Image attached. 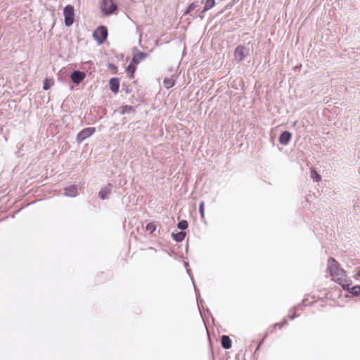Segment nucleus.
Wrapping results in <instances>:
<instances>
[{
  "mask_svg": "<svg viewBox=\"0 0 360 360\" xmlns=\"http://www.w3.org/2000/svg\"><path fill=\"white\" fill-rule=\"evenodd\" d=\"M64 23L66 27H70L75 20V10L72 5H67L63 8Z\"/></svg>",
  "mask_w": 360,
  "mask_h": 360,
  "instance_id": "f257e3e1",
  "label": "nucleus"
},
{
  "mask_svg": "<svg viewBox=\"0 0 360 360\" xmlns=\"http://www.w3.org/2000/svg\"><path fill=\"white\" fill-rule=\"evenodd\" d=\"M117 8V6L112 0H102L101 9L105 15L112 14Z\"/></svg>",
  "mask_w": 360,
  "mask_h": 360,
  "instance_id": "f03ea898",
  "label": "nucleus"
},
{
  "mask_svg": "<svg viewBox=\"0 0 360 360\" xmlns=\"http://www.w3.org/2000/svg\"><path fill=\"white\" fill-rule=\"evenodd\" d=\"M108 34L107 27L101 25L94 32L93 37L98 44H102L106 40Z\"/></svg>",
  "mask_w": 360,
  "mask_h": 360,
  "instance_id": "7ed1b4c3",
  "label": "nucleus"
},
{
  "mask_svg": "<svg viewBox=\"0 0 360 360\" xmlns=\"http://www.w3.org/2000/svg\"><path fill=\"white\" fill-rule=\"evenodd\" d=\"M327 271L331 277V280L338 283V263L333 257H330L328 260Z\"/></svg>",
  "mask_w": 360,
  "mask_h": 360,
  "instance_id": "20e7f679",
  "label": "nucleus"
},
{
  "mask_svg": "<svg viewBox=\"0 0 360 360\" xmlns=\"http://www.w3.org/2000/svg\"><path fill=\"white\" fill-rule=\"evenodd\" d=\"M234 58L238 63L243 60L249 54V49L243 45H238L234 50Z\"/></svg>",
  "mask_w": 360,
  "mask_h": 360,
  "instance_id": "39448f33",
  "label": "nucleus"
},
{
  "mask_svg": "<svg viewBox=\"0 0 360 360\" xmlns=\"http://www.w3.org/2000/svg\"><path fill=\"white\" fill-rule=\"evenodd\" d=\"M96 131L95 127H86L80 131L76 137L77 141L80 143L86 139L92 136Z\"/></svg>",
  "mask_w": 360,
  "mask_h": 360,
  "instance_id": "423d86ee",
  "label": "nucleus"
},
{
  "mask_svg": "<svg viewBox=\"0 0 360 360\" xmlns=\"http://www.w3.org/2000/svg\"><path fill=\"white\" fill-rule=\"evenodd\" d=\"M85 77V73L79 70H74L70 75L71 80L76 84L81 83Z\"/></svg>",
  "mask_w": 360,
  "mask_h": 360,
  "instance_id": "0eeeda50",
  "label": "nucleus"
},
{
  "mask_svg": "<svg viewBox=\"0 0 360 360\" xmlns=\"http://www.w3.org/2000/svg\"><path fill=\"white\" fill-rule=\"evenodd\" d=\"M64 190V195L67 197L74 198L78 194V186L75 184L66 186Z\"/></svg>",
  "mask_w": 360,
  "mask_h": 360,
  "instance_id": "6e6552de",
  "label": "nucleus"
},
{
  "mask_svg": "<svg viewBox=\"0 0 360 360\" xmlns=\"http://www.w3.org/2000/svg\"><path fill=\"white\" fill-rule=\"evenodd\" d=\"M112 188H113L112 185L111 184H108L106 186H105L104 188L101 189V191H99V193H98L99 197L102 200L108 199V195L112 192Z\"/></svg>",
  "mask_w": 360,
  "mask_h": 360,
  "instance_id": "1a4fd4ad",
  "label": "nucleus"
},
{
  "mask_svg": "<svg viewBox=\"0 0 360 360\" xmlns=\"http://www.w3.org/2000/svg\"><path fill=\"white\" fill-rule=\"evenodd\" d=\"M148 57V53L141 51H137L133 54L131 63L138 65L141 61L145 60Z\"/></svg>",
  "mask_w": 360,
  "mask_h": 360,
  "instance_id": "9d476101",
  "label": "nucleus"
},
{
  "mask_svg": "<svg viewBox=\"0 0 360 360\" xmlns=\"http://www.w3.org/2000/svg\"><path fill=\"white\" fill-rule=\"evenodd\" d=\"M343 276H345V271L339 269V284H340L344 289L348 290L352 284V281L350 279H343Z\"/></svg>",
  "mask_w": 360,
  "mask_h": 360,
  "instance_id": "9b49d317",
  "label": "nucleus"
},
{
  "mask_svg": "<svg viewBox=\"0 0 360 360\" xmlns=\"http://www.w3.org/2000/svg\"><path fill=\"white\" fill-rule=\"evenodd\" d=\"M336 297L337 294L335 291L328 292L326 295V304L331 307H335L337 304Z\"/></svg>",
  "mask_w": 360,
  "mask_h": 360,
  "instance_id": "f8f14e48",
  "label": "nucleus"
},
{
  "mask_svg": "<svg viewBox=\"0 0 360 360\" xmlns=\"http://www.w3.org/2000/svg\"><path fill=\"white\" fill-rule=\"evenodd\" d=\"M110 89L112 92L117 94L120 88V79L117 77H112L109 81Z\"/></svg>",
  "mask_w": 360,
  "mask_h": 360,
  "instance_id": "ddd939ff",
  "label": "nucleus"
},
{
  "mask_svg": "<svg viewBox=\"0 0 360 360\" xmlns=\"http://www.w3.org/2000/svg\"><path fill=\"white\" fill-rule=\"evenodd\" d=\"M292 134L290 132L288 131H284L280 134L278 140L281 144L287 145L289 143Z\"/></svg>",
  "mask_w": 360,
  "mask_h": 360,
  "instance_id": "4468645a",
  "label": "nucleus"
},
{
  "mask_svg": "<svg viewBox=\"0 0 360 360\" xmlns=\"http://www.w3.org/2000/svg\"><path fill=\"white\" fill-rule=\"evenodd\" d=\"M221 347L224 349H229L232 346V341L228 335H222L221 338Z\"/></svg>",
  "mask_w": 360,
  "mask_h": 360,
  "instance_id": "2eb2a0df",
  "label": "nucleus"
},
{
  "mask_svg": "<svg viewBox=\"0 0 360 360\" xmlns=\"http://www.w3.org/2000/svg\"><path fill=\"white\" fill-rule=\"evenodd\" d=\"M186 232L184 231H179L178 233H172V238L176 241V242H181L184 240L185 237H186Z\"/></svg>",
  "mask_w": 360,
  "mask_h": 360,
  "instance_id": "dca6fc26",
  "label": "nucleus"
},
{
  "mask_svg": "<svg viewBox=\"0 0 360 360\" xmlns=\"http://www.w3.org/2000/svg\"><path fill=\"white\" fill-rule=\"evenodd\" d=\"M130 112H135L134 107H133L131 105H125L120 108V114L123 115V114H127V113H130Z\"/></svg>",
  "mask_w": 360,
  "mask_h": 360,
  "instance_id": "f3484780",
  "label": "nucleus"
},
{
  "mask_svg": "<svg viewBox=\"0 0 360 360\" xmlns=\"http://www.w3.org/2000/svg\"><path fill=\"white\" fill-rule=\"evenodd\" d=\"M215 5V0H205L204 8L202 11V13H205L211 8H212Z\"/></svg>",
  "mask_w": 360,
  "mask_h": 360,
  "instance_id": "a211bd4d",
  "label": "nucleus"
},
{
  "mask_svg": "<svg viewBox=\"0 0 360 360\" xmlns=\"http://www.w3.org/2000/svg\"><path fill=\"white\" fill-rule=\"evenodd\" d=\"M126 70L129 75V78H131V79L134 78V72L136 71L135 64L134 63L132 64V63H131L127 67Z\"/></svg>",
  "mask_w": 360,
  "mask_h": 360,
  "instance_id": "6ab92c4d",
  "label": "nucleus"
},
{
  "mask_svg": "<svg viewBox=\"0 0 360 360\" xmlns=\"http://www.w3.org/2000/svg\"><path fill=\"white\" fill-rule=\"evenodd\" d=\"M287 319L286 318H284V319L280 322V323H276L275 324H274L271 327H270L269 328V330H270V332H272L274 329L276 328H282L284 326H285L287 324Z\"/></svg>",
  "mask_w": 360,
  "mask_h": 360,
  "instance_id": "aec40b11",
  "label": "nucleus"
},
{
  "mask_svg": "<svg viewBox=\"0 0 360 360\" xmlns=\"http://www.w3.org/2000/svg\"><path fill=\"white\" fill-rule=\"evenodd\" d=\"M163 84L166 89H170L174 86L175 82L173 79L165 78L163 81Z\"/></svg>",
  "mask_w": 360,
  "mask_h": 360,
  "instance_id": "412c9836",
  "label": "nucleus"
},
{
  "mask_svg": "<svg viewBox=\"0 0 360 360\" xmlns=\"http://www.w3.org/2000/svg\"><path fill=\"white\" fill-rule=\"evenodd\" d=\"M53 85V81L46 78L43 82V89L47 91L50 89L51 86Z\"/></svg>",
  "mask_w": 360,
  "mask_h": 360,
  "instance_id": "4be33fe9",
  "label": "nucleus"
},
{
  "mask_svg": "<svg viewBox=\"0 0 360 360\" xmlns=\"http://www.w3.org/2000/svg\"><path fill=\"white\" fill-rule=\"evenodd\" d=\"M188 221L184 219L179 221V223L177 224V228L181 230V231L186 230L188 228Z\"/></svg>",
  "mask_w": 360,
  "mask_h": 360,
  "instance_id": "5701e85b",
  "label": "nucleus"
},
{
  "mask_svg": "<svg viewBox=\"0 0 360 360\" xmlns=\"http://www.w3.org/2000/svg\"><path fill=\"white\" fill-rule=\"evenodd\" d=\"M311 178L314 180V181L319 182L321 177L319 174L316 172V171L314 169H311Z\"/></svg>",
  "mask_w": 360,
  "mask_h": 360,
  "instance_id": "b1692460",
  "label": "nucleus"
},
{
  "mask_svg": "<svg viewBox=\"0 0 360 360\" xmlns=\"http://www.w3.org/2000/svg\"><path fill=\"white\" fill-rule=\"evenodd\" d=\"M349 292L354 296L360 295V285H355L351 288H348Z\"/></svg>",
  "mask_w": 360,
  "mask_h": 360,
  "instance_id": "393cba45",
  "label": "nucleus"
},
{
  "mask_svg": "<svg viewBox=\"0 0 360 360\" xmlns=\"http://www.w3.org/2000/svg\"><path fill=\"white\" fill-rule=\"evenodd\" d=\"M198 6V2H192L189 4L187 9L184 12V15L188 14L191 11L194 10L196 7Z\"/></svg>",
  "mask_w": 360,
  "mask_h": 360,
  "instance_id": "a878e982",
  "label": "nucleus"
},
{
  "mask_svg": "<svg viewBox=\"0 0 360 360\" xmlns=\"http://www.w3.org/2000/svg\"><path fill=\"white\" fill-rule=\"evenodd\" d=\"M146 229L149 231L150 233H153L156 230V225L154 222H150L147 224Z\"/></svg>",
  "mask_w": 360,
  "mask_h": 360,
  "instance_id": "bb28decb",
  "label": "nucleus"
},
{
  "mask_svg": "<svg viewBox=\"0 0 360 360\" xmlns=\"http://www.w3.org/2000/svg\"><path fill=\"white\" fill-rule=\"evenodd\" d=\"M205 202H201L199 206V212L200 214L201 219H203L205 217Z\"/></svg>",
  "mask_w": 360,
  "mask_h": 360,
  "instance_id": "cd10ccee",
  "label": "nucleus"
},
{
  "mask_svg": "<svg viewBox=\"0 0 360 360\" xmlns=\"http://www.w3.org/2000/svg\"><path fill=\"white\" fill-rule=\"evenodd\" d=\"M108 68L113 71V72L115 74L117 72V67L113 64V63H109L108 64Z\"/></svg>",
  "mask_w": 360,
  "mask_h": 360,
  "instance_id": "c85d7f7f",
  "label": "nucleus"
},
{
  "mask_svg": "<svg viewBox=\"0 0 360 360\" xmlns=\"http://www.w3.org/2000/svg\"><path fill=\"white\" fill-rule=\"evenodd\" d=\"M193 283H194L193 282ZM194 285V288H195V294H196V298H197V300H198V296H199V290L196 288L195 284H193Z\"/></svg>",
  "mask_w": 360,
  "mask_h": 360,
  "instance_id": "c756f323",
  "label": "nucleus"
},
{
  "mask_svg": "<svg viewBox=\"0 0 360 360\" xmlns=\"http://www.w3.org/2000/svg\"><path fill=\"white\" fill-rule=\"evenodd\" d=\"M184 265L186 268V271H187V273L188 274V275L191 276L190 275V269L188 268V262H184Z\"/></svg>",
  "mask_w": 360,
  "mask_h": 360,
  "instance_id": "7c9ffc66",
  "label": "nucleus"
},
{
  "mask_svg": "<svg viewBox=\"0 0 360 360\" xmlns=\"http://www.w3.org/2000/svg\"><path fill=\"white\" fill-rule=\"evenodd\" d=\"M263 343H264V339L259 343L258 346L256 348L255 352H257L259 349L260 347L262 345Z\"/></svg>",
  "mask_w": 360,
  "mask_h": 360,
  "instance_id": "2f4dec72",
  "label": "nucleus"
},
{
  "mask_svg": "<svg viewBox=\"0 0 360 360\" xmlns=\"http://www.w3.org/2000/svg\"><path fill=\"white\" fill-rule=\"evenodd\" d=\"M297 317V316L296 315L295 312H294L293 314L290 316V319L292 320H293V319H295Z\"/></svg>",
  "mask_w": 360,
  "mask_h": 360,
  "instance_id": "473e14b6",
  "label": "nucleus"
},
{
  "mask_svg": "<svg viewBox=\"0 0 360 360\" xmlns=\"http://www.w3.org/2000/svg\"><path fill=\"white\" fill-rule=\"evenodd\" d=\"M202 11L200 12V13L198 15V16L200 18H202L203 16H202Z\"/></svg>",
  "mask_w": 360,
  "mask_h": 360,
  "instance_id": "72a5a7b5",
  "label": "nucleus"
},
{
  "mask_svg": "<svg viewBox=\"0 0 360 360\" xmlns=\"http://www.w3.org/2000/svg\"><path fill=\"white\" fill-rule=\"evenodd\" d=\"M125 91H126V93H129V89L127 88H126Z\"/></svg>",
  "mask_w": 360,
  "mask_h": 360,
  "instance_id": "f704fd0d",
  "label": "nucleus"
},
{
  "mask_svg": "<svg viewBox=\"0 0 360 360\" xmlns=\"http://www.w3.org/2000/svg\"><path fill=\"white\" fill-rule=\"evenodd\" d=\"M358 276H360V271L356 274Z\"/></svg>",
  "mask_w": 360,
  "mask_h": 360,
  "instance_id": "c9c22d12",
  "label": "nucleus"
}]
</instances>
